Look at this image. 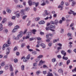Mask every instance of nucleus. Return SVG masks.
<instances>
[{
  "mask_svg": "<svg viewBox=\"0 0 76 76\" xmlns=\"http://www.w3.org/2000/svg\"><path fill=\"white\" fill-rule=\"evenodd\" d=\"M56 28V26H53L52 25H50L49 27H46V31H48V30H50L52 31H55V30H53Z\"/></svg>",
  "mask_w": 76,
  "mask_h": 76,
  "instance_id": "1",
  "label": "nucleus"
},
{
  "mask_svg": "<svg viewBox=\"0 0 76 76\" xmlns=\"http://www.w3.org/2000/svg\"><path fill=\"white\" fill-rule=\"evenodd\" d=\"M10 38L8 39L7 41V44H5L3 45L2 48L3 50H4V48L6 47H6H9L10 45V44H11V42H10Z\"/></svg>",
  "mask_w": 76,
  "mask_h": 76,
  "instance_id": "2",
  "label": "nucleus"
},
{
  "mask_svg": "<svg viewBox=\"0 0 76 76\" xmlns=\"http://www.w3.org/2000/svg\"><path fill=\"white\" fill-rule=\"evenodd\" d=\"M50 36V37H53V34H48L46 35V38L48 39L46 40V42H50V41L51 39V38H49V37Z\"/></svg>",
  "mask_w": 76,
  "mask_h": 76,
  "instance_id": "3",
  "label": "nucleus"
},
{
  "mask_svg": "<svg viewBox=\"0 0 76 76\" xmlns=\"http://www.w3.org/2000/svg\"><path fill=\"white\" fill-rule=\"evenodd\" d=\"M19 26L18 25L16 26L12 31V32H16V31H17V29H19Z\"/></svg>",
  "mask_w": 76,
  "mask_h": 76,
  "instance_id": "4",
  "label": "nucleus"
},
{
  "mask_svg": "<svg viewBox=\"0 0 76 76\" xmlns=\"http://www.w3.org/2000/svg\"><path fill=\"white\" fill-rule=\"evenodd\" d=\"M23 35V32L21 31L20 32V34H18V37H19V38H21L22 37Z\"/></svg>",
  "mask_w": 76,
  "mask_h": 76,
  "instance_id": "5",
  "label": "nucleus"
},
{
  "mask_svg": "<svg viewBox=\"0 0 76 76\" xmlns=\"http://www.w3.org/2000/svg\"><path fill=\"white\" fill-rule=\"evenodd\" d=\"M7 52L6 53V54L8 55L10 53V48H8L6 49Z\"/></svg>",
  "mask_w": 76,
  "mask_h": 76,
  "instance_id": "6",
  "label": "nucleus"
},
{
  "mask_svg": "<svg viewBox=\"0 0 76 76\" xmlns=\"http://www.w3.org/2000/svg\"><path fill=\"white\" fill-rule=\"evenodd\" d=\"M61 53L62 54L64 55V56H65L66 55V53L65 52L64 50H62L61 51Z\"/></svg>",
  "mask_w": 76,
  "mask_h": 76,
  "instance_id": "7",
  "label": "nucleus"
},
{
  "mask_svg": "<svg viewBox=\"0 0 76 76\" xmlns=\"http://www.w3.org/2000/svg\"><path fill=\"white\" fill-rule=\"evenodd\" d=\"M45 63V61H43L42 60H41L39 64L38 65L39 66L42 64V63Z\"/></svg>",
  "mask_w": 76,
  "mask_h": 76,
  "instance_id": "8",
  "label": "nucleus"
},
{
  "mask_svg": "<svg viewBox=\"0 0 76 76\" xmlns=\"http://www.w3.org/2000/svg\"><path fill=\"white\" fill-rule=\"evenodd\" d=\"M41 3H43L42 4H41V6H45L46 4V3L45 2V1L43 0L41 1Z\"/></svg>",
  "mask_w": 76,
  "mask_h": 76,
  "instance_id": "9",
  "label": "nucleus"
},
{
  "mask_svg": "<svg viewBox=\"0 0 76 76\" xmlns=\"http://www.w3.org/2000/svg\"><path fill=\"white\" fill-rule=\"evenodd\" d=\"M31 31L32 32V34L35 35V32H37V30L35 29H33Z\"/></svg>",
  "mask_w": 76,
  "mask_h": 76,
  "instance_id": "10",
  "label": "nucleus"
},
{
  "mask_svg": "<svg viewBox=\"0 0 76 76\" xmlns=\"http://www.w3.org/2000/svg\"><path fill=\"white\" fill-rule=\"evenodd\" d=\"M33 3L34 5H35V4L36 7H37L39 4V2H38L36 3L35 2H33Z\"/></svg>",
  "mask_w": 76,
  "mask_h": 76,
  "instance_id": "11",
  "label": "nucleus"
},
{
  "mask_svg": "<svg viewBox=\"0 0 76 76\" xmlns=\"http://www.w3.org/2000/svg\"><path fill=\"white\" fill-rule=\"evenodd\" d=\"M47 76H53V73H50V72L47 73Z\"/></svg>",
  "mask_w": 76,
  "mask_h": 76,
  "instance_id": "12",
  "label": "nucleus"
},
{
  "mask_svg": "<svg viewBox=\"0 0 76 76\" xmlns=\"http://www.w3.org/2000/svg\"><path fill=\"white\" fill-rule=\"evenodd\" d=\"M10 70L11 72H12V71H13V67H12V65H10Z\"/></svg>",
  "mask_w": 76,
  "mask_h": 76,
  "instance_id": "13",
  "label": "nucleus"
},
{
  "mask_svg": "<svg viewBox=\"0 0 76 76\" xmlns=\"http://www.w3.org/2000/svg\"><path fill=\"white\" fill-rule=\"evenodd\" d=\"M20 13L21 14L22 16H23V15H25V13H24V12H23V10H21Z\"/></svg>",
  "mask_w": 76,
  "mask_h": 76,
  "instance_id": "14",
  "label": "nucleus"
},
{
  "mask_svg": "<svg viewBox=\"0 0 76 76\" xmlns=\"http://www.w3.org/2000/svg\"><path fill=\"white\" fill-rule=\"evenodd\" d=\"M28 3L29 4V6H32V1L29 0L28 1Z\"/></svg>",
  "mask_w": 76,
  "mask_h": 76,
  "instance_id": "15",
  "label": "nucleus"
},
{
  "mask_svg": "<svg viewBox=\"0 0 76 76\" xmlns=\"http://www.w3.org/2000/svg\"><path fill=\"white\" fill-rule=\"evenodd\" d=\"M41 46L43 48H45V44H44L42 43L41 44Z\"/></svg>",
  "mask_w": 76,
  "mask_h": 76,
  "instance_id": "16",
  "label": "nucleus"
},
{
  "mask_svg": "<svg viewBox=\"0 0 76 76\" xmlns=\"http://www.w3.org/2000/svg\"><path fill=\"white\" fill-rule=\"evenodd\" d=\"M58 8H61V9H60L61 10H63V6L62 5H59L58 7Z\"/></svg>",
  "mask_w": 76,
  "mask_h": 76,
  "instance_id": "17",
  "label": "nucleus"
},
{
  "mask_svg": "<svg viewBox=\"0 0 76 76\" xmlns=\"http://www.w3.org/2000/svg\"><path fill=\"white\" fill-rule=\"evenodd\" d=\"M58 72L59 73H63V69H60L58 70Z\"/></svg>",
  "mask_w": 76,
  "mask_h": 76,
  "instance_id": "18",
  "label": "nucleus"
},
{
  "mask_svg": "<svg viewBox=\"0 0 76 76\" xmlns=\"http://www.w3.org/2000/svg\"><path fill=\"white\" fill-rule=\"evenodd\" d=\"M63 59L65 60H67L68 59V58L67 57H64V56L63 57Z\"/></svg>",
  "mask_w": 76,
  "mask_h": 76,
  "instance_id": "19",
  "label": "nucleus"
},
{
  "mask_svg": "<svg viewBox=\"0 0 76 76\" xmlns=\"http://www.w3.org/2000/svg\"><path fill=\"white\" fill-rule=\"evenodd\" d=\"M40 19V18L39 17H37L35 18V20H36V21H38V20H39Z\"/></svg>",
  "mask_w": 76,
  "mask_h": 76,
  "instance_id": "20",
  "label": "nucleus"
},
{
  "mask_svg": "<svg viewBox=\"0 0 76 76\" xmlns=\"http://www.w3.org/2000/svg\"><path fill=\"white\" fill-rule=\"evenodd\" d=\"M17 7L18 8H22L23 7V6L22 5H17Z\"/></svg>",
  "mask_w": 76,
  "mask_h": 76,
  "instance_id": "21",
  "label": "nucleus"
},
{
  "mask_svg": "<svg viewBox=\"0 0 76 76\" xmlns=\"http://www.w3.org/2000/svg\"><path fill=\"white\" fill-rule=\"evenodd\" d=\"M75 4H76V2H75V1H73L72 2V6L73 7V6H75Z\"/></svg>",
  "mask_w": 76,
  "mask_h": 76,
  "instance_id": "22",
  "label": "nucleus"
},
{
  "mask_svg": "<svg viewBox=\"0 0 76 76\" xmlns=\"http://www.w3.org/2000/svg\"><path fill=\"white\" fill-rule=\"evenodd\" d=\"M70 12H71V13H72V14L74 16H75L76 15V13H75L73 11H72V10H70Z\"/></svg>",
  "mask_w": 76,
  "mask_h": 76,
  "instance_id": "23",
  "label": "nucleus"
},
{
  "mask_svg": "<svg viewBox=\"0 0 76 76\" xmlns=\"http://www.w3.org/2000/svg\"><path fill=\"white\" fill-rule=\"evenodd\" d=\"M7 20V19L6 18H4V19L2 21V23H4Z\"/></svg>",
  "mask_w": 76,
  "mask_h": 76,
  "instance_id": "24",
  "label": "nucleus"
},
{
  "mask_svg": "<svg viewBox=\"0 0 76 76\" xmlns=\"http://www.w3.org/2000/svg\"><path fill=\"white\" fill-rule=\"evenodd\" d=\"M7 12H8V13H11V12H12V11H11V10H10V9H9L7 10Z\"/></svg>",
  "mask_w": 76,
  "mask_h": 76,
  "instance_id": "25",
  "label": "nucleus"
},
{
  "mask_svg": "<svg viewBox=\"0 0 76 76\" xmlns=\"http://www.w3.org/2000/svg\"><path fill=\"white\" fill-rule=\"evenodd\" d=\"M27 31H28V30L27 29H25L24 31V32L23 33V35L25 34L26 33V32H27Z\"/></svg>",
  "mask_w": 76,
  "mask_h": 76,
  "instance_id": "26",
  "label": "nucleus"
},
{
  "mask_svg": "<svg viewBox=\"0 0 76 76\" xmlns=\"http://www.w3.org/2000/svg\"><path fill=\"white\" fill-rule=\"evenodd\" d=\"M41 73V72L40 71H37L36 72V73L37 75H39V73Z\"/></svg>",
  "mask_w": 76,
  "mask_h": 76,
  "instance_id": "27",
  "label": "nucleus"
},
{
  "mask_svg": "<svg viewBox=\"0 0 76 76\" xmlns=\"http://www.w3.org/2000/svg\"><path fill=\"white\" fill-rule=\"evenodd\" d=\"M16 16L17 18H19V16H20V13L16 14Z\"/></svg>",
  "mask_w": 76,
  "mask_h": 76,
  "instance_id": "28",
  "label": "nucleus"
},
{
  "mask_svg": "<svg viewBox=\"0 0 76 76\" xmlns=\"http://www.w3.org/2000/svg\"><path fill=\"white\" fill-rule=\"evenodd\" d=\"M13 25V23L11 22H9L8 23V26H11Z\"/></svg>",
  "mask_w": 76,
  "mask_h": 76,
  "instance_id": "29",
  "label": "nucleus"
},
{
  "mask_svg": "<svg viewBox=\"0 0 76 76\" xmlns=\"http://www.w3.org/2000/svg\"><path fill=\"white\" fill-rule=\"evenodd\" d=\"M25 68V66L23 65L22 66H21V70H24V69Z\"/></svg>",
  "mask_w": 76,
  "mask_h": 76,
  "instance_id": "30",
  "label": "nucleus"
},
{
  "mask_svg": "<svg viewBox=\"0 0 76 76\" xmlns=\"http://www.w3.org/2000/svg\"><path fill=\"white\" fill-rule=\"evenodd\" d=\"M59 41V39H58L57 40H56V39H55L53 40V43H55V42H56L57 41Z\"/></svg>",
  "mask_w": 76,
  "mask_h": 76,
  "instance_id": "31",
  "label": "nucleus"
},
{
  "mask_svg": "<svg viewBox=\"0 0 76 76\" xmlns=\"http://www.w3.org/2000/svg\"><path fill=\"white\" fill-rule=\"evenodd\" d=\"M24 46H25V44L24 43H22L21 45V47L22 48H23V47Z\"/></svg>",
  "mask_w": 76,
  "mask_h": 76,
  "instance_id": "32",
  "label": "nucleus"
},
{
  "mask_svg": "<svg viewBox=\"0 0 76 76\" xmlns=\"http://www.w3.org/2000/svg\"><path fill=\"white\" fill-rule=\"evenodd\" d=\"M27 61H28L27 58H24L23 61H24V62H26Z\"/></svg>",
  "mask_w": 76,
  "mask_h": 76,
  "instance_id": "33",
  "label": "nucleus"
},
{
  "mask_svg": "<svg viewBox=\"0 0 76 76\" xmlns=\"http://www.w3.org/2000/svg\"><path fill=\"white\" fill-rule=\"evenodd\" d=\"M70 63V60H68L66 62L67 65H68V64H69Z\"/></svg>",
  "mask_w": 76,
  "mask_h": 76,
  "instance_id": "34",
  "label": "nucleus"
},
{
  "mask_svg": "<svg viewBox=\"0 0 76 76\" xmlns=\"http://www.w3.org/2000/svg\"><path fill=\"white\" fill-rule=\"evenodd\" d=\"M56 61V59L55 58H53L52 59V61L53 63H54Z\"/></svg>",
  "mask_w": 76,
  "mask_h": 76,
  "instance_id": "35",
  "label": "nucleus"
},
{
  "mask_svg": "<svg viewBox=\"0 0 76 76\" xmlns=\"http://www.w3.org/2000/svg\"><path fill=\"white\" fill-rule=\"evenodd\" d=\"M42 57H43V56L39 55V56L37 57V58H42Z\"/></svg>",
  "mask_w": 76,
  "mask_h": 76,
  "instance_id": "36",
  "label": "nucleus"
},
{
  "mask_svg": "<svg viewBox=\"0 0 76 76\" xmlns=\"http://www.w3.org/2000/svg\"><path fill=\"white\" fill-rule=\"evenodd\" d=\"M4 65H5V63L4 62H2L1 63V66H3Z\"/></svg>",
  "mask_w": 76,
  "mask_h": 76,
  "instance_id": "37",
  "label": "nucleus"
},
{
  "mask_svg": "<svg viewBox=\"0 0 76 76\" xmlns=\"http://www.w3.org/2000/svg\"><path fill=\"white\" fill-rule=\"evenodd\" d=\"M69 44H70L69 47L70 48L72 47V42H70L69 43Z\"/></svg>",
  "mask_w": 76,
  "mask_h": 76,
  "instance_id": "38",
  "label": "nucleus"
},
{
  "mask_svg": "<svg viewBox=\"0 0 76 76\" xmlns=\"http://www.w3.org/2000/svg\"><path fill=\"white\" fill-rule=\"evenodd\" d=\"M72 72H76V68H75L74 69L72 70Z\"/></svg>",
  "mask_w": 76,
  "mask_h": 76,
  "instance_id": "39",
  "label": "nucleus"
},
{
  "mask_svg": "<svg viewBox=\"0 0 76 76\" xmlns=\"http://www.w3.org/2000/svg\"><path fill=\"white\" fill-rule=\"evenodd\" d=\"M26 17H27V15H25L22 17V19H25Z\"/></svg>",
  "mask_w": 76,
  "mask_h": 76,
  "instance_id": "40",
  "label": "nucleus"
},
{
  "mask_svg": "<svg viewBox=\"0 0 76 76\" xmlns=\"http://www.w3.org/2000/svg\"><path fill=\"white\" fill-rule=\"evenodd\" d=\"M15 40H19V37H18L17 36V37H16L15 38Z\"/></svg>",
  "mask_w": 76,
  "mask_h": 76,
  "instance_id": "41",
  "label": "nucleus"
},
{
  "mask_svg": "<svg viewBox=\"0 0 76 76\" xmlns=\"http://www.w3.org/2000/svg\"><path fill=\"white\" fill-rule=\"evenodd\" d=\"M40 34L41 35H44V33L41 31L40 33Z\"/></svg>",
  "mask_w": 76,
  "mask_h": 76,
  "instance_id": "42",
  "label": "nucleus"
},
{
  "mask_svg": "<svg viewBox=\"0 0 76 76\" xmlns=\"http://www.w3.org/2000/svg\"><path fill=\"white\" fill-rule=\"evenodd\" d=\"M67 35H68V37H72V34H70L69 33H68Z\"/></svg>",
  "mask_w": 76,
  "mask_h": 76,
  "instance_id": "43",
  "label": "nucleus"
},
{
  "mask_svg": "<svg viewBox=\"0 0 76 76\" xmlns=\"http://www.w3.org/2000/svg\"><path fill=\"white\" fill-rule=\"evenodd\" d=\"M14 61L15 62V63H17L18 62V60H17L16 59H14Z\"/></svg>",
  "mask_w": 76,
  "mask_h": 76,
  "instance_id": "44",
  "label": "nucleus"
},
{
  "mask_svg": "<svg viewBox=\"0 0 76 76\" xmlns=\"http://www.w3.org/2000/svg\"><path fill=\"white\" fill-rule=\"evenodd\" d=\"M32 53V54H33L34 55H35V54H37L35 52H33Z\"/></svg>",
  "mask_w": 76,
  "mask_h": 76,
  "instance_id": "45",
  "label": "nucleus"
},
{
  "mask_svg": "<svg viewBox=\"0 0 76 76\" xmlns=\"http://www.w3.org/2000/svg\"><path fill=\"white\" fill-rule=\"evenodd\" d=\"M67 52L68 53H70L72 52V50H69L67 51Z\"/></svg>",
  "mask_w": 76,
  "mask_h": 76,
  "instance_id": "46",
  "label": "nucleus"
},
{
  "mask_svg": "<svg viewBox=\"0 0 76 76\" xmlns=\"http://www.w3.org/2000/svg\"><path fill=\"white\" fill-rule=\"evenodd\" d=\"M43 74H44V75H45L46 74H47V71H43Z\"/></svg>",
  "mask_w": 76,
  "mask_h": 76,
  "instance_id": "47",
  "label": "nucleus"
},
{
  "mask_svg": "<svg viewBox=\"0 0 76 76\" xmlns=\"http://www.w3.org/2000/svg\"><path fill=\"white\" fill-rule=\"evenodd\" d=\"M31 21H29L28 22V23L27 24V26H29L30 25V23H31Z\"/></svg>",
  "mask_w": 76,
  "mask_h": 76,
  "instance_id": "48",
  "label": "nucleus"
},
{
  "mask_svg": "<svg viewBox=\"0 0 76 76\" xmlns=\"http://www.w3.org/2000/svg\"><path fill=\"white\" fill-rule=\"evenodd\" d=\"M45 15H48V13H47V11L45 10Z\"/></svg>",
  "mask_w": 76,
  "mask_h": 76,
  "instance_id": "49",
  "label": "nucleus"
},
{
  "mask_svg": "<svg viewBox=\"0 0 76 76\" xmlns=\"http://www.w3.org/2000/svg\"><path fill=\"white\" fill-rule=\"evenodd\" d=\"M17 50V47L15 46V48H14L13 50L15 51H16Z\"/></svg>",
  "mask_w": 76,
  "mask_h": 76,
  "instance_id": "50",
  "label": "nucleus"
},
{
  "mask_svg": "<svg viewBox=\"0 0 76 76\" xmlns=\"http://www.w3.org/2000/svg\"><path fill=\"white\" fill-rule=\"evenodd\" d=\"M30 58V55H28V56H27V59H29Z\"/></svg>",
  "mask_w": 76,
  "mask_h": 76,
  "instance_id": "51",
  "label": "nucleus"
},
{
  "mask_svg": "<svg viewBox=\"0 0 76 76\" xmlns=\"http://www.w3.org/2000/svg\"><path fill=\"white\" fill-rule=\"evenodd\" d=\"M59 22L60 24H61L63 22V20H60Z\"/></svg>",
  "mask_w": 76,
  "mask_h": 76,
  "instance_id": "52",
  "label": "nucleus"
},
{
  "mask_svg": "<svg viewBox=\"0 0 76 76\" xmlns=\"http://www.w3.org/2000/svg\"><path fill=\"white\" fill-rule=\"evenodd\" d=\"M37 63H34L33 66L34 67H35V66H37Z\"/></svg>",
  "mask_w": 76,
  "mask_h": 76,
  "instance_id": "53",
  "label": "nucleus"
},
{
  "mask_svg": "<svg viewBox=\"0 0 76 76\" xmlns=\"http://www.w3.org/2000/svg\"><path fill=\"white\" fill-rule=\"evenodd\" d=\"M55 23L56 24V23H58V20H56L55 21Z\"/></svg>",
  "mask_w": 76,
  "mask_h": 76,
  "instance_id": "54",
  "label": "nucleus"
},
{
  "mask_svg": "<svg viewBox=\"0 0 76 76\" xmlns=\"http://www.w3.org/2000/svg\"><path fill=\"white\" fill-rule=\"evenodd\" d=\"M43 68H46V67H47V66L45 65H44L43 66Z\"/></svg>",
  "mask_w": 76,
  "mask_h": 76,
  "instance_id": "55",
  "label": "nucleus"
},
{
  "mask_svg": "<svg viewBox=\"0 0 76 76\" xmlns=\"http://www.w3.org/2000/svg\"><path fill=\"white\" fill-rule=\"evenodd\" d=\"M57 57L59 58H61V55H58L57 56Z\"/></svg>",
  "mask_w": 76,
  "mask_h": 76,
  "instance_id": "56",
  "label": "nucleus"
},
{
  "mask_svg": "<svg viewBox=\"0 0 76 76\" xmlns=\"http://www.w3.org/2000/svg\"><path fill=\"white\" fill-rule=\"evenodd\" d=\"M62 21H64L65 20V18L64 17H62Z\"/></svg>",
  "mask_w": 76,
  "mask_h": 76,
  "instance_id": "57",
  "label": "nucleus"
},
{
  "mask_svg": "<svg viewBox=\"0 0 76 76\" xmlns=\"http://www.w3.org/2000/svg\"><path fill=\"white\" fill-rule=\"evenodd\" d=\"M28 38H29V34L28 36H27L26 37V39H28Z\"/></svg>",
  "mask_w": 76,
  "mask_h": 76,
  "instance_id": "58",
  "label": "nucleus"
},
{
  "mask_svg": "<svg viewBox=\"0 0 76 76\" xmlns=\"http://www.w3.org/2000/svg\"><path fill=\"white\" fill-rule=\"evenodd\" d=\"M65 5L66 6H69V3L68 2H66L65 3Z\"/></svg>",
  "mask_w": 76,
  "mask_h": 76,
  "instance_id": "59",
  "label": "nucleus"
},
{
  "mask_svg": "<svg viewBox=\"0 0 76 76\" xmlns=\"http://www.w3.org/2000/svg\"><path fill=\"white\" fill-rule=\"evenodd\" d=\"M37 39L38 40H41V38L40 37H38L37 38Z\"/></svg>",
  "mask_w": 76,
  "mask_h": 76,
  "instance_id": "60",
  "label": "nucleus"
},
{
  "mask_svg": "<svg viewBox=\"0 0 76 76\" xmlns=\"http://www.w3.org/2000/svg\"><path fill=\"white\" fill-rule=\"evenodd\" d=\"M26 11H28L29 10V8H26Z\"/></svg>",
  "mask_w": 76,
  "mask_h": 76,
  "instance_id": "61",
  "label": "nucleus"
},
{
  "mask_svg": "<svg viewBox=\"0 0 76 76\" xmlns=\"http://www.w3.org/2000/svg\"><path fill=\"white\" fill-rule=\"evenodd\" d=\"M57 45H59V46L60 47H61L62 46V45L60 43H58L57 44Z\"/></svg>",
  "mask_w": 76,
  "mask_h": 76,
  "instance_id": "62",
  "label": "nucleus"
},
{
  "mask_svg": "<svg viewBox=\"0 0 76 76\" xmlns=\"http://www.w3.org/2000/svg\"><path fill=\"white\" fill-rule=\"evenodd\" d=\"M16 54L17 56H19V54H20V53H19L18 52H17L16 53Z\"/></svg>",
  "mask_w": 76,
  "mask_h": 76,
  "instance_id": "63",
  "label": "nucleus"
},
{
  "mask_svg": "<svg viewBox=\"0 0 76 76\" xmlns=\"http://www.w3.org/2000/svg\"><path fill=\"white\" fill-rule=\"evenodd\" d=\"M11 76H14L13 72H12L11 73Z\"/></svg>",
  "mask_w": 76,
  "mask_h": 76,
  "instance_id": "64",
  "label": "nucleus"
}]
</instances>
